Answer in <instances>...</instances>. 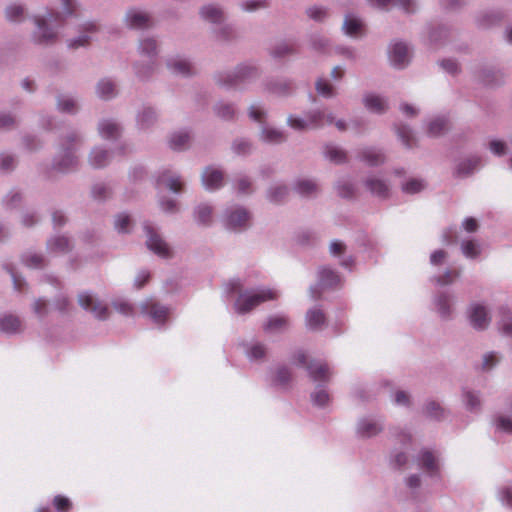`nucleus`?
Wrapping results in <instances>:
<instances>
[{"label":"nucleus","instance_id":"46","mask_svg":"<svg viewBox=\"0 0 512 512\" xmlns=\"http://www.w3.org/2000/svg\"><path fill=\"white\" fill-rule=\"evenodd\" d=\"M319 285L321 287H333L340 282L339 276L328 268H323L319 272Z\"/></svg>","mask_w":512,"mask_h":512},{"label":"nucleus","instance_id":"27","mask_svg":"<svg viewBox=\"0 0 512 512\" xmlns=\"http://www.w3.org/2000/svg\"><path fill=\"white\" fill-rule=\"evenodd\" d=\"M244 352L250 361H261L266 357V346L260 342L252 341L244 344Z\"/></svg>","mask_w":512,"mask_h":512},{"label":"nucleus","instance_id":"26","mask_svg":"<svg viewBox=\"0 0 512 512\" xmlns=\"http://www.w3.org/2000/svg\"><path fill=\"white\" fill-rule=\"evenodd\" d=\"M96 95L103 99L109 100L117 95V87L113 80L103 78L96 84Z\"/></svg>","mask_w":512,"mask_h":512},{"label":"nucleus","instance_id":"52","mask_svg":"<svg viewBox=\"0 0 512 512\" xmlns=\"http://www.w3.org/2000/svg\"><path fill=\"white\" fill-rule=\"evenodd\" d=\"M70 247L69 240L64 236H57L48 241V249L53 252H64Z\"/></svg>","mask_w":512,"mask_h":512},{"label":"nucleus","instance_id":"39","mask_svg":"<svg viewBox=\"0 0 512 512\" xmlns=\"http://www.w3.org/2000/svg\"><path fill=\"white\" fill-rule=\"evenodd\" d=\"M461 251L467 258H477L481 253V245L474 239H466L461 242Z\"/></svg>","mask_w":512,"mask_h":512},{"label":"nucleus","instance_id":"8","mask_svg":"<svg viewBox=\"0 0 512 512\" xmlns=\"http://www.w3.org/2000/svg\"><path fill=\"white\" fill-rule=\"evenodd\" d=\"M323 116L319 110L308 112L305 118L291 114L287 117V125L296 131L316 129L322 127Z\"/></svg>","mask_w":512,"mask_h":512},{"label":"nucleus","instance_id":"1","mask_svg":"<svg viewBox=\"0 0 512 512\" xmlns=\"http://www.w3.org/2000/svg\"><path fill=\"white\" fill-rule=\"evenodd\" d=\"M76 0H52V7L47 17L36 16L34 38L38 43L46 44L54 41L64 19L72 16L77 10Z\"/></svg>","mask_w":512,"mask_h":512},{"label":"nucleus","instance_id":"6","mask_svg":"<svg viewBox=\"0 0 512 512\" xmlns=\"http://www.w3.org/2000/svg\"><path fill=\"white\" fill-rule=\"evenodd\" d=\"M412 58V48L403 41L391 42L388 46V60L396 69L406 68Z\"/></svg>","mask_w":512,"mask_h":512},{"label":"nucleus","instance_id":"25","mask_svg":"<svg viewBox=\"0 0 512 512\" xmlns=\"http://www.w3.org/2000/svg\"><path fill=\"white\" fill-rule=\"evenodd\" d=\"M435 309L442 318H448L452 313L453 297L448 293H440L434 299Z\"/></svg>","mask_w":512,"mask_h":512},{"label":"nucleus","instance_id":"16","mask_svg":"<svg viewBox=\"0 0 512 512\" xmlns=\"http://www.w3.org/2000/svg\"><path fill=\"white\" fill-rule=\"evenodd\" d=\"M362 102L364 107L372 113L383 114L388 109L387 100L383 96L375 93L364 95Z\"/></svg>","mask_w":512,"mask_h":512},{"label":"nucleus","instance_id":"9","mask_svg":"<svg viewBox=\"0 0 512 512\" xmlns=\"http://www.w3.org/2000/svg\"><path fill=\"white\" fill-rule=\"evenodd\" d=\"M79 305L93 314L97 319L103 320L108 317V308L94 295L84 292L78 296Z\"/></svg>","mask_w":512,"mask_h":512},{"label":"nucleus","instance_id":"2","mask_svg":"<svg viewBox=\"0 0 512 512\" xmlns=\"http://www.w3.org/2000/svg\"><path fill=\"white\" fill-rule=\"evenodd\" d=\"M230 287L233 292L239 293L234 304L235 311L239 314L247 313L263 302L276 299L279 295L276 290L270 288L241 292L242 285L239 280L231 281Z\"/></svg>","mask_w":512,"mask_h":512},{"label":"nucleus","instance_id":"21","mask_svg":"<svg viewBox=\"0 0 512 512\" xmlns=\"http://www.w3.org/2000/svg\"><path fill=\"white\" fill-rule=\"evenodd\" d=\"M100 136L106 140H116L121 135V126L114 120L104 119L98 124Z\"/></svg>","mask_w":512,"mask_h":512},{"label":"nucleus","instance_id":"50","mask_svg":"<svg viewBox=\"0 0 512 512\" xmlns=\"http://www.w3.org/2000/svg\"><path fill=\"white\" fill-rule=\"evenodd\" d=\"M258 76V71L253 67H242L240 68L233 80V84L237 85L238 83L249 81Z\"/></svg>","mask_w":512,"mask_h":512},{"label":"nucleus","instance_id":"7","mask_svg":"<svg viewBox=\"0 0 512 512\" xmlns=\"http://www.w3.org/2000/svg\"><path fill=\"white\" fill-rule=\"evenodd\" d=\"M250 220V213L245 208L236 206L226 210L223 222L226 228L238 231L249 227Z\"/></svg>","mask_w":512,"mask_h":512},{"label":"nucleus","instance_id":"30","mask_svg":"<svg viewBox=\"0 0 512 512\" xmlns=\"http://www.w3.org/2000/svg\"><path fill=\"white\" fill-rule=\"evenodd\" d=\"M449 130V122L445 117H436L429 121L427 133L431 137H439Z\"/></svg>","mask_w":512,"mask_h":512},{"label":"nucleus","instance_id":"3","mask_svg":"<svg viewBox=\"0 0 512 512\" xmlns=\"http://www.w3.org/2000/svg\"><path fill=\"white\" fill-rule=\"evenodd\" d=\"M248 116L251 120L263 124L258 133L261 142L270 145H279L287 141L285 131L266 124L268 112L261 103H253L248 107Z\"/></svg>","mask_w":512,"mask_h":512},{"label":"nucleus","instance_id":"20","mask_svg":"<svg viewBox=\"0 0 512 512\" xmlns=\"http://www.w3.org/2000/svg\"><path fill=\"white\" fill-rule=\"evenodd\" d=\"M126 25L130 28L141 29L151 24L149 15L143 11L132 9L126 13Z\"/></svg>","mask_w":512,"mask_h":512},{"label":"nucleus","instance_id":"40","mask_svg":"<svg viewBox=\"0 0 512 512\" xmlns=\"http://www.w3.org/2000/svg\"><path fill=\"white\" fill-rule=\"evenodd\" d=\"M21 328V322L19 318L13 315H6L0 318V330L5 333H16Z\"/></svg>","mask_w":512,"mask_h":512},{"label":"nucleus","instance_id":"34","mask_svg":"<svg viewBox=\"0 0 512 512\" xmlns=\"http://www.w3.org/2000/svg\"><path fill=\"white\" fill-rule=\"evenodd\" d=\"M367 189L375 196L386 197L389 193L388 185L381 179L370 177L365 181Z\"/></svg>","mask_w":512,"mask_h":512},{"label":"nucleus","instance_id":"23","mask_svg":"<svg viewBox=\"0 0 512 512\" xmlns=\"http://www.w3.org/2000/svg\"><path fill=\"white\" fill-rule=\"evenodd\" d=\"M192 137L188 131H177L171 134L169 138V146L176 151L186 150L190 147Z\"/></svg>","mask_w":512,"mask_h":512},{"label":"nucleus","instance_id":"58","mask_svg":"<svg viewBox=\"0 0 512 512\" xmlns=\"http://www.w3.org/2000/svg\"><path fill=\"white\" fill-rule=\"evenodd\" d=\"M131 226V218L129 215L125 213H121L116 216L115 219V228L120 233H126L129 231Z\"/></svg>","mask_w":512,"mask_h":512},{"label":"nucleus","instance_id":"31","mask_svg":"<svg viewBox=\"0 0 512 512\" xmlns=\"http://www.w3.org/2000/svg\"><path fill=\"white\" fill-rule=\"evenodd\" d=\"M305 319L306 326L310 330L321 329L324 326L326 320L324 313L318 308L308 310Z\"/></svg>","mask_w":512,"mask_h":512},{"label":"nucleus","instance_id":"15","mask_svg":"<svg viewBox=\"0 0 512 512\" xmlns=\"http://www.w3.org/2000/svg\"><path fill=\"white\" fill-rule=\"evenodd\" d=\"M382 430V424L375 418H362L357 424V434L362 438H370L376 436Z\"/></svg>","mask_w":512,"mask_h":512},{"label":"nucleus","instance_id":"33","mask_svg":"<svg viewBox=\"0 0 512 512\" xmlns=\"http://www.w3.org/2000/svg\"><path fill=\"white\" fill-rule=\"evenodd\" d=\"M289 321L284 316H274L267 320L263 328L267 333H280L287 330Z\"/></svg>","mask_w":512,"mask_h":512},{"label":"nucleus","instance_id":"47","mask_svg":"<svg viewBox=\"0 0 512 512\" xmlns=\"http://www.w3.org/2000/svg\"><path fill=\"white\" fill-rule=\"evenodd\" d=\"M25 9L20 4H11L5 10L6 18L11 22H20L24 18Z\"/></svg>","mask_w":512,"mask_h":512},{"label":"nucleus","instance_id":"44","mask_svg":"<svg viewBox=\"0 0 512 512\" xmlns=\"http://www.w3.org/2000/svg\"><path fill=\"white\" fill-rule=\"evenodd\" d=\"M325 157L336 164L346 161L347 156L343 149L334 145H327L324 151Z\"/></svg>","mask_w":512,"mask_h":512},{"label":"nucleus","instance_id":"54","mask_svg":"<svg viewBox=\"0 0 512 512\" xmlns=\"http://www.w3.org/2000/svg\"><path fill=\"white\" fill-rule=\"evenodd\" d=\"M306 14L307 16L316 21V22H323L325 21L327 18H328V10L323 7V6H312V7H309L307 10H306Z\"/></svg>","mask_w":512,"mask_h":512},{"label":"nucleus","instance_id":"13","mask_svg":"<svg viewBox=\"0 0 512 512\" xmlns=\"http://www.w3.org/2000/svg\"><path fill=\"white\" fill-rule=\"evenodd\" d=\"M342 30L349 37L360 38L365 34V24L361 18L348 14L344 18Z\"/></svg>","mask_w":512,"mask_h":512},{"label":"nucleus","instance_id":"36","mask_svg":"<svg viewBox=\"0 0 512 512\" xmlns=\"http://www.w3.org/2000/svg\"><path fill=\"white\" fill-rule=\"evenodd\" d=\"M200 14L204 20L211 23H220L224 18L222 9L216 5L204 6Z\"/></svg>","mask_w":512,"mask_h":512},{"label":"nucleus","instance_id":"59","mask_svg":"<svg viewBox=\"0 0 512 512\" xmlns=\"http://www.w3.org/2000/svg\"><path fill=\"white\" fill-rule=\"evenodd\" d=\"M397 133L401 141L408 147L414 144V135L408 126H401L397 129Z\"/></svg>","mask_w":512,"mask_h":512},{"label":"nucleus","instance_id":"41","mask_svg":"<svg viewBox=\"0 0 512 512\" xmlns=\"http://www.w3.org/2000/svg\"><path fill=\"white\" fill-rule=\"evenodd\" d=\"M213 209L208 204H200L195 208L194 217L195 220L203 225H208L212 221Z\"/></svg>","mask_w":512,"mask_h":512},{"label":"nucleus","instance_id":"12","mask_svg":"<svg viewBox=\"0 0 512 512\" xmlns=\"http://www.w3.org/2000/svg\"><path fill=\"white\" fill-rule=\"evenodd\" d=\"M470 324L478 330L485 329L490 323V316L487 308L479 303H474L469 308Z\"/></svg>","mask_w":512,"mask_h":512},{"label":"nucleus","instance_id":"45","mask_svg":"<svg viewBox=\"0 0 512 512\" xmlns=\"http://www.w3.org/2000/svg\"><path fill=\"white\" fill-rule=\"evenodd\" d=\"M488 148L496 156L510 154V138L507 141L492 139L488 143Z\"/></svg>","mask_w":512,"mask_h":512},{"label":"nucleus","instance_id":"43","mask_svg":"<svg viewBox=\"0 0 512 512\" xmlns=\"http://www.w3.org/2000/svg\"><path fill=\"white\" fill-rule=\"evenodd\" d=\"M57 107L61 112L75 113L78 109V103L73 96L60 95L57 99Z\"/></svg>","mask_w":512,"mask_h":512},{"label":"nucleus","instance_id":"56","mask_svg":"<svg viewBox=\"0 0 512 512\" xmlns=\"http://www.w3.org/2000/svg\"><path fill=\"white\" fill-rule=\"evenodd\" d=\"M425 188V183L421 179L411 178L402 184L403 192L407 194H415Z\"/></svg>","mask_w":512,"mask_h":512},{"label":"nucleus","instance_id":"48","mask_svg":"<svg viewBox=\"0 0 512 512\" xmlns=\"http://www.w3.org/2000/svg\"><path fill=\"white\" fill-rule=\"evenodd\" d=\"M463 402L470 411H476L481 405L479 394L470 390L463 392Z\"/></svg>","mask_w":512,"mask_h":512},{"label":"nucleus","instance_id":"61","mask_svg":"<svg viewBox=\"0 0 512 512\" xmlns=\"http://www.w3.org/2000/svg\"><path fill=\"white\" fill-rule=\"evenodd\" d=\"M16 160L13 155L8 153L0 154V171L8 172L15 167Z\"/></svg>","mask_w":512,"mask_h":512},{"label":"nucleus","instance_id":"17","mask_svg":"<svg viewBox=\"0 0 512 512\" xmlns=\"http://www.w3.org/2000/svg\"><path fill=\"white\" fill-rule=\"evenodd\" d=\"M167 67L175 75L188 76L194 72L192 64L186 58L180 56L169 58Z\"/></svg>","mask_w":512,"mask_h":512},{"label":"nucleus","instance_id":"24","mask_svg":"<svg viewBox=\"0 0 512 512\" xmlns=\"http://www.w3.org/2000/svg\"><path fill=\"white\" fill-rule=\"evenodd\" d=\"M308 370L314 381L327 382L333 375L328 365L322 362H312L309 364Z\"/></svg>","mask_w":512,"mask_h":512},{"label":"nucleus","instance_id":"51","mask_svg":"<svg viewBox=\"0 0 512 512\" xmlns=\"http://www.w3.org/2000/svg\"><path fill=\"white\" fill-rule=\"evenodd\" d=\"M214 110L218 117L225 120L233 119L236 114L234 106L232 104L225 102L218 103L215 106Z\"/></svg>","mask_w":512,"mask_h":512},{"label":"nucleus","instance_id":"5","mask_svg":"<svg viewBox=\"0 0 512 512\" xmlns=\"http://www.w3.org/2000/svg\"><path fill=\"white\" fill-rule=\"evenodd\" d=\"M81 142V137L76 132H71L63 138L60 154L55 160V167L57 170L61 172H68L77 167L78 157L76 156V151Z\"/></svg>","mask_w":512,"mask_h":512},{"label":"nucleus","instance_id":"19","mask_svg":"<svg viewBox=\"0 0 512 512\" xmlns=\"http://www.w3.org/2000/svg\"><path fill=\"white\" fill-rule=\"evenodd\" d=\"M97 30L98 28L95 23H85L83 26V33L76 38L70 39L68 41V46L73 49L88 46L92 39V35L95 34Z\"/></svg>","mask_w":512,"mask_h":512},{"label":"nucleus","instance_id":"53","mask_svg":"<svg viewBox=\"0 0 512 512\" xmlns=\"http://www.w3.org/2000/svg\"><path fill=\"white\" fill-rule=\"evenodd\" d=\"M496 431L512 434V417L509 415H500L494 420Z\"/></svg>","mask_w":512,"mask_h":512},{"label":"nucleus","instance_id":"55","mask_svg":"<svg viewBox=\"0 0 512 512\" xmlns=\"http://www.w3.org/2000/svg\"><path fill=\"white\" fill-rule=\"evenodd\" d=\"M311 400L318 407H326L330 402V396L325 389L319 387L311 394Z\"/></svg>","mask_w":512,"mask_h":512},{"label":"nucleus","instance_id":"28","mask_svg":"<svg viewBox=\"0 0 512 512\" xmlns=\"http://www.w3.org/2000/svg\"><path fill=\"white\" fill-rule=\"evenodd\" d=\"M156 121L157 114L151 107H143L137 114V125L142 130L152 127Z\"/></svg>","mask_w":512,"mask_h":512},{"label":"nucleus","instance_id":"37","mask_svg":"<svg viewBox=\"0 0 512 512\" xmlns=\"http://www.w3.org/2000/svg\"><path fill=\"white\" fill-rule=\"evenodd\" d=\"M423 414L434 420H441L446 417L445 409L436 401H428L423 407Z\"/></svg>","mask_w":512,"mask_h":512},{"label":"nucleus","instance_id":"60","mask_svg":"<svg viewBox=\"0 0 512 512\" xmlns=\"http://www.w3.org/2000/svg\"><path fill=\"white\" fill-rule=\"evenodd\" d=\"M291 379V373L288 368L286 367H279L275 371V376L273 378V382L276 385H285L289 382Z\"/></svg>","mask_w":512,"mask_h":512},{"label":"nucleus","instance_id":"22","mask_svg":"<svg viewBox=\"0 0 512 512\" xmlns=\"http://www.w3.org/2000/svg\"><path fill=\"white\" fill-rule=\"evenodd\" d=\"M366 2L374 8L386 9L389 5H395L401 7L407 13H411L415 10V0H366Z\"/></svg>","mask_w":512,"mask_h":512},{"label":"nucleus","instance_id":"57","mask_svg":"<svg viewBox=\"0 0 512 512\" xmlns=\"http://www.w3.org/2000/svg\"><path fill=\"white\" fill-rule=\"evenodd\" d=\"M316 90L323 97H333L335 95L334 87L325 79H319L316 82Z\"/></svg>","mask_w":512,"mask_h":512},{"label":"nucleus","instance_id":"4","mask_svg":"<svg viewBox=\"0 0 512 512\" xmlns=\"http://www.w3.org/2000/svg\"><path fill=\"white\" fill-rule=\"evenodd\" d=\"M138 59L135 61L134 69L139 78H147L156 69L158 45L155 39L146 37L140 40L138 45Z\"/></svg>","mask_w":512,"mask_h":512},{"label":"nucleus","instance_id":"29","mask_svg":"<svg viewBox=\"0 0 512 512\" xmlns=\"http://www.w3.org/2000/svg\"><path fill=\"white\" fill-rule=\"evenodd\" d=\"M480 159L478 157H469L459 161L455 167V174L459 177H466L473 173L479 166Z\"/></svg>","mask_w":512,"mask_h":512},{"label":"nucleus","instance_id":"49","mask_svg":"<svg viewBox=\"0 0 512 512\" xmlns=\"http://www.w3.org/2000/svg\"><path fill=\"white\" fill-rule=\"evenodd\" d=\"M288 195V189L283 184H275L268 190V198L272 202H281Z\"/></svg>","mask_w":512,"mask_h":512},{"label":"nucleus","instance_id":"32","mask_svg":"<svg viewBox=\"0 0 512 512\" xmlns=\"http://www.w3.org/2000/svg\"><path fill=\"white\" fill-rule=\"evenodd\" d=\"M110 161V154L101 147H95L89 154V163L94 168H102Z\"/></svg>","mask_w":512,"mask_h":512},{"label":"nucleus","instance_id":"62","mask_svg":"<svg viewBox=\"0 0 512 512\" xmlns=\"http://www.w3.org/2000/svg\"><path fill=\"white\" fill-rule=\"evenodd\" d=\"M498 498L503 505L512 507V487L503 486L498 491Z\"/></svg>","mask_w":512,"mask_h":512},{"label":"nucleus","instance_id":"11","mask_svg":"<svg viewBox=\"0 0 512 512\" xmlns=\"http://www.w3.org/2000/svg\"><path fill=\"white\" fill-rule=\"evenodd\" d=\"M141 312L151 317L156 324H163L169 316V309L153 300L143 302L141 304Z\"/></svg>","mask_w":512,"mask_h":512},{"label":"nucleus","instance_id":"38","mask_svg":"<svg viewBox=\"0 0 512 512\" xmlns=\"http://www.w3.org/2000/svg\"><path fill=\"white\" fill-rule=\"evenodd\" d=\"M419 465L423 467L430 474L438 471L439 464L437 458L430 451H423L419 458Z\"/></svg>","mask_w":512,"mask_h":512},{"label":"nucleus","instance_id":"35","mask_svg":"<svg viewBox=\"0 0 512 512\" xmlns=\"http://www.w3.org/2000/svg\"><path fill=\"white\" fill-rule=\"evenodd\" d=\"M294 190L303 197H310L318 192L317 184L310 179H299L294 185Z\"/></svg>","mask_w":512,"mask_h":512},{"label":"nucleus","instance_id":"10","mask_svg":"<svg viewBox=\"0 0 512 512\" xmlns=\"http://www.w3.org/2000/svg\"><path fill=\"white\" fill-rule=\"evenodd\" d=\"M147 236V247L160 257L168 258L171 256V250L168 244L159 236L156 230L149 224L144 226Z\"/></svg>","mask_w":512,"mask_h":512},{"label":"nucleus","instance_id":"14","mask_svg":"<svg viewBox=\"0 0 512 512\" xmlns=\"http://www.w3.org/2000/svg\"><path fill=\"white\" fill-rule=\"evenodd\" d=\"M223 172L215 167H207L202 173V184L207 190H217L223 185Z\"/></svg>","mask_w":512,"mask_h":512},{"label":"nucleus","instance_id":"18","mask_svg":"<svg viewBox=\"0 0 512 512\" xmlns=\"http://www.w3.org/2000/svg\"><path fill=\"white\" fill-rule=\"evenodd\" d=\"M158 184L167 187L174 193H180L184 186L182 178L170 170H165L159 175Z\"/></svg>","mask_w":512,"mask_h":512},{"label":"nucleus","instance_id":"42","mask_svg":"<svg viewBox=\"0 0 512 512\" xmlns=\"http://www.w3.org/2000/svg\"><path fill=\"white\" fill-rule=\"evenodd\" d=\"M361 159L368 165L374 166L383 163L385 157L380 151L374 148H366L361 152Z\"/></svg>","mask_w":512,"mask_h":512},{"label":"nucleus","instance_id":"64","mask_svg":"<svg viewBox=\"0 0 512 512\" xmlns=\"http://www.w3.org/2000/svg\"><path fill=\"white\" fill-rule=\"evenodd\" d=\"M43 262V257L36 253H30L24 257V263L26 264V266L31 268L41 267L43 265Z\"/></svg>","mask_w":512,"mask_h":512},{"label":"nucleus","instance_id":"63","mask_svg":"<svg viewBox=\"0 0 512 512\" xmlns=\"http://www.w3.org/2000/svg\"><path fill=\"white\" fill-rule=\"evenodd\" d=\"M267 6L264 0H249L241 3V8L247 12H253Z\"/></svg>","mask_w":512,"mask_h":512}]
</instances>
